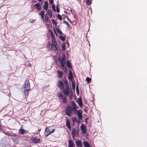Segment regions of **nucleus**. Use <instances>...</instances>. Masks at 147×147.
<instances>
[{
    "instance_id": "f257e3e1",
    "label": "nucleus",
    "mask_w": 147,
    "mask_h": 147,
    "mask_svg": "<svg viewBox=\"0 0 147 147\" xmlns=\"http://www.w3.org/2000/svg\"><path fill=\"white\" fill-rule=\"evenodd\" d=\"M23 88L24 89V92L25 95H28L30 89V84L28 80H26Z\"/></svg>"
},
{
    "instance_id": "f03ea898",
    "label": "nucleus",
    "mask_w": 147,
    "mask_h": 147,
    "mask_svg": "<svg viewBox=\"0 0 147 147\" xmlns=\"http://www.w3.org/2000/svg\"><path fill=\"white\" fill-rule=\"evenodd\" d=\"M57 42L56 41H52L51 44H49L48 47L49 50H54L55 51L58 50V47L57 46Z\"/></svg>"
},
{
    "instance_id": "7ed1b4c3",
    "label": "nucleus",
    "mask_w": 147,
    "mask_h": 147,
    "mask_svg": "<svg viewBox=\"0 0 147 147\" xmlns=\"http://www.w3.org/2000/svg\"><path fill=\"white\" fill-rule=\"evenodd\" d=\"M74 109L72 108V107L69 105L67 106L65 109V112L66 115L69 117Z\"/></svg>"
},
{
    "instance_id": "20e7f679",
    "label": "nucleus",
    "mask_w": 147,
    "mask_h": 147,
    "mask_svg": "<svg viewBox=\"0 0 147 147\" xmlns=\"http://www.w3.org/2000/svg\"><path fill=\"white\" fill-rule=\"evenodd\" d=\"M55 131V129H52L51 127H47L45 129L44 134L46 136H47L50 134L53 133Z\"/></svg>"
},
{
    "instance_id": "39448f33",
    "label": "nucleus",
    "mask_w": 147,
    "mask_h": 147,
    "mask_svg": "<svg viewBox=\"0 0 147 147\" xmlns=\"http://www.w3.org/2000/svg\"><path fill=\"white\" fill-rule=\"evenodd\" d=\"M65 89H63V92L64 93L65 95L67 96L69 92L68 85L67 82L65 84Z\"/></svg>"
},
{
    "instance_id": "423d86ee",
    "label": "nucleus",
    "mask_w": 147,
    "mask_h": 147,
    "mask_svg": "<svg viewBox=\"0 0 147 147\" xmlns=\"http://www.w3.org/2000/svg\"><path fill=\"white\" fill-rule=\"evenodd\" d=\"M30 140L33 143L36 144L40 143V139L38 137L35 136L31 138Z\"/></svg>"
},
{
    "instance_id": "0eeeda50",
    "label": "nucleus",
    "mask_w": 147,
    "mask_h": 147,
    "mask_svg": "<svg viewBox=\"0 0 147 147\" xmlns=\"http://www.w3.org/2000/svg\"><path fill=\"white\" fill-rule=\"evenodd\" d=\"M65 56H64L61 59L60 58H59V60L60 62L62 67H64V66L65 65Z\"/></svg>"
},
{
    "instance_id": "6e6552de",
    "label": "nucleus",
    "mask_w": 147,
    "mask_h": 147,
    "mask_svg": "<svg viewBox=\"0 0 147 147\" xmlns=\"http://www.w3.org/2000/svg\"><path fill=\"white\" fill-rule=\"evenodd\" d=\"M57 76L59 78H61L63 76V72L60 70H57Z\"/></svg>"
},
{
    "instance_id": "1a4fd4ad",
    "label": "nucleus",
    "mask_w": 147,
    "mask_h": 147,
    "mask_svg": "<svg viewBox=\"0 0 147 147\" xmlns=\"http://www.w3.org/2000/svg\"><path fill=\"white\" fill-rule=\"evenodd\" d=\"M76 146L78 147H82V144L81 141L80 140H77L76 141Z\"/></svg>"
},
{
    "instance_id": "9d476101",
    "label": "nucleus",
    "mask_w": 147,
    "mask_h": 147,
    "mask_svg": "<svg viewBox=\"0 0 147 147\" xmlns=\"http://www.w3.org/2000/svg\"><path fill=\"white\" fill-rule=\"evenodd\" d=\"M77 115L78 116L79 119H81L82 118V111L81 110H79L77 111Z\"/></svg>"
},
{
    "instance_id": "9b49d317",
    "label": "nucleus",
    "mask_w": 147,
    "mask_h": 147,
    "mask_svg": "<svg viewBox=\"0 0 147 147\" xmlns=\"http://www.w3.org/2000/svg\"><path fill=\"white\" fill-rule=\"evenodd\" d=\"M81 130L82 131V133L85 134V133L86 130V127L84 124H82L80 127Z\"/></svg>"
},
{
    "instance_id": "f8f14e48",
    "label": "nucleus",
    "mask_w": 147,
    "mask_h": 147,
    "mask_svg": "<svg viewBox=\"0 0 147 147\" xmlns=\"http://www.w3.org/2000/svg\"><path fill=\"white\" fill-rule=\"evenodd\" d=\"M63 84L62 82L59 81L57 82V86L61 89H63Z\"/></svg>"
},
{
    "instance_id": "ddd939ff",
    "label": "nucleus",
    "mask_w": 147,
    "mask_h": 147,
    "mask_svg": "<svg viewBox=\"0 0 147 147\" xmlns=\"http://www.w3.org/2000/svg\"><path fill=\"white\" fill-rule=\"evenodd\" d=\"M68 142V147H75L74 143L71 140H69Z\"/></svg>"
},
{
    "instance_id": "4468645a",
    "label": "nucleus",
    "mask_w": 147,
    "mask_h": 147,
    "mask_svg": "<svg viewBox=\"0 0 147 147\" xmlns=\"http://www.w3.org/2000/svg\"><path fill=\"white\" fill-rule=\"evenodd\" d=\"M49 31L51 34L52 41H56V40H55V35H54V34H53L52 31L51 30H50Z\"/></svg>"
},
{
    "instance_id": "2eb2a0df",
    "label": "nucleus",
    "mask_w": 147,
    "mask_h": 147,
    "mask_svg": "<svg viewBox=\"0 0 147 147\" xmlns=\"http://www.w3.org/2000/svg\"><path fill=\"white\" fill-rule=\"evenodd\" d=\"M36 7V8L38 10H40L41 9L42 7L39 3H37L34 5Z\"/></svg>"
},
{
    "instance_id": "dca6fc26",
    "label": "nucleus",
    "mask_w": 147,
    "mask_h": 147,
    "mask_svg": "<svg viewBox=\"0 0 147 147\" xmlns=\"http://www.w3.org/2000/svg\"><path fill=\"white\" fill-rule=\"evenodd\" d=\"M28 132V131L25 130L23 129H19V133L20 134H26Z\"/></svg>"
},
{
    "instance_id": "f3484780",
    "label": "nucleus",
    "mask_w": 147,
    "mask_h": 147,
    "mask_svg": "<svg viewBox=\"0 0 147 147\" xmlns=\"http://www.w3.org/2000/svg\"><path fill=\"white\" fill-rule=\"evenodd\" d=\"M76 130L75 128H74L72 129L71 134L72 137L74 138L76 136Z\"/></svg>"
},
{
    "instance_id": "a211bd4d",
    "label": "nucleus",
    "mask_w": 147,
    "mask_h": 147,
    "mask_svg": "<svg viewBox=\"0 0 147 147\" xmlns=\"http://www.w3.org/2000/svg\"><path fill=\"white\" fill-rule=\"evenodd\" d=\"M67 119H66V125L69 129H71V125L68 119V118L66 117Z\"/></svg>"
},
{
    "instance_id": "6ab92c4d",
    "label": "nucleus",
    "mask_w": 147,
    "mask_h": 147,
    "mask_svg": "<svg viewBox=\"0 0 147 147\" xmlns=\"http://www.w3.org/2000/svg\"><path fill=\"white\" fill-rule=\"evenodd\" d=\"M80 120V119H79V120H78V119L76 118V117H74L72 119V121L73 123L77 122L79 123Z\"/></svg>"
},
{
    "instance_id": "aec40b11",
    "label": "nucleus",
    "mask_w": 147,
    "mask_h": 147,
    "mask_svg": "<svg viewBox=\"0 0 147 147\" xmlns=\"http://www.w3.org/2000/svg\"><path fill=\"white\" fill-rule=\"evenodd\" d=\"M71 105L73 107L72 108L74 109V111H76V105L74 101H72L71 103Z\"/></svg>"
},
{
    "instance_id": "412c9836",
    "label": "nucleus",
    "mask_w": 147,
    "mask_h": 147,
    "mask_svg": "<svg viewBox=\"0 0 147 147\" xmlns=\"http://www.w3.org/2000/svg\"><path fill=\"white\" fill-rule=\"evenodd\" d=\"M48 4L47 1H45L44 3V5L43 6V8L44 9L47 10L48 8Z\"/></svg>"
},
{
    "instance_id": "4be33fe9",
    "label": "nucleus",
    "mask_w": 147,
    "mask_h": 147,
    "mask_svg": "<svg viewBox=\"0 0 147 147\" xmlns=\"http://www.w3.org/2000/svg\"><path fill=\"white\" fill-rule=\"evenodd\" d=\"M83 144L84 146V147H91L88 142L86 141H84L83 142Z\"/></svg>"
},
{
    "instance_id": "5701e85b",
    "label": "nucleus",
    "mask_w": 147,
    "mask_h": 147,
    "mask_svg": "<svg viewBox=\"0 0 147 147\" xmlns=\"http://www.w3.org/2000/svg\"><path fill=\"white\" fill-rule=\"evenodd\" d=\"M68 78L69 79H71L73 78L72 73L71 71L69 70L68 73Z\"/></svg>"
},
{
    "instance_id": "b1692460",
    "label": "nucleus",
    "mask_w": 147,
    "mask_h": 147,
    "mask_svg": "<svg viewBox=\"0 0 147 147\" xmlns=\"http://www.w3.org/2000/svg\"><path fill=\"white\" fill-rule=\"evenodd\" d=\"M78 103L80 107H82V103L81 98H79L78 100Z\"/></svg>"
},
{
    "instance_id": "393cba45",
    "label": "nucleus",
    "mask_w": 147,
    "mask_h": 147,
    "mask_svg": "<svg viewBox=\"0 0 147 147\" xmlns=\"http://www.w3.org/2000/svg\"><path fill=\"white\" fill-rule=\"evenodd\" d=\"M71 83L72 88L73 90H74L75 88V82L74 81L72 80L71 81Z\"/></svg>"
},
{
    "instance_id": "a878e982",
    "label": "nucleus",
    "mask_w": 147,
    "mask_h": 147,
    "mask_svg": "<svg viewBox=\"0 0 147 147\" xmlns=\"http://www.w3.org/2000/svg\"><path fill=\"white\" fill-rule=\"evenodd\" d=\"M92 0H85L86 5H90L92 3Z\"/></svg>"
},
{
    "instance_id": "bb28decb",
    "label": "nucleus",
    "mask_w": 147,
    "mask_h": 147,
    "mask_svg": "<svg viewBox=\"0 0 147 147\" xmlns=\"http://www.w3.org/2000/svg\"><path fill=\"white\" fill-rule=\"evenodd\" d=\"M3 132L4 134H5L6 135L9 136H11V134L9 131H3Z\"/></svg>"
},
{
    "instance_id": "cd10ccee",
    "label": "nucleus",
    "mask_w": 147,
    "mask_h": 147,
    "mask_svg": "<svg viewBox=\"0 0 147 147\" xmlns=\"http://www.w3.org/2000/svg\"><path fill=\"white\" fill-rule=\"evenodd\" d=\"M59 98L60 99H62L63 97V96L62 95V93L61 92H59V93L57 94Z\"/></svg>"
},
{
    "instance_id": "c85d7f7f",
    "label": "nucleus",
    "mask_w": 147,
    "mask_h": 147,
    "mask_svg": "<svg viewBox=\"0 0 147 147\" xmlns=\"http://www.w3.org/2000/svg\"><path fill=\"white\" fill-rule=\"evenodd\" d=\"M67 66L69 68H70L71 67V65L69 62V61H67Z\"/></svg>"
},
{
    "instance_id": "c756f323",
    "label": "nucleus",
    "mask_w": 147,
    "mask_h": 147,
    "mask_svg": "<svg viewBox=\"0 0 147 147\" xmlns=\"http://www.w3.org/2000/svg\"><path fill=\"white\" fill-rule=\"evenodd\" d=\"M51 21L53 24L55 26L57 25V23L55 22L54 19H52L51 20Z\"/></svg>"
},
{
    "instance_id": "7c9ffc66",
    "label": "nucleus",
    "mask_w": 147,
    "mask_h": 147,
    "mask_svg": "<svg viewBox=\"0 0 147 147\" xmlns=\"http://www.w3.org/2000/svg\"><path fill=\"white\" fill-rule=\"evenodd\" d=\"M62 67L63 68V71L64 72H65L67 73V68H66V67H65V66H64V67Z\"/></svg>"
},
{
    "instance_id": "2f4dec72",
    "label": "nucleus",
    "mask_w": 147,
    "mask_h": 147,
    "mask_svg": "<svg viewBox=\"0 0 147 147\" xmlns=\"http://www.w3.org/2000/svg\"><path fill=\"white\" fill-rule=\"evenodd\" d=\"M57 17L58 18V19L60 20H62V18L61 16L59 14H58L57 16Z\"/></svg>"
},
{
    "instance_id": "473e14b6",
    "label": "nucleus",
    "mask_w": 147,
    "mask_h": 147,
    "mask_svg": "<svg viewBox=\"0 0 147 147\" xmlns=\"http://www.w3.org/2000/svg\"><path fill=\"white\" fill-rule=\"evenodd\" d=\"M63 102L64 103H66L67 102L66 98L64 97L63 99Z\"/></svg>"
},
{
    "instance_id": "72a5a7b5",
    "label": "nucleus",
    "mask_w": 147,
    "mask_h": 147,
    "mask_svg": "<svg viewBox=\"0 0 147 147\" xmlns=\"http://www.w3.org/2000/svg\"><path fill=\"white\" fill-rule=\"evenodd\" d=\"M52 8L53 11L55 12L56 11V10L55 9V4H53L52 5Z\"/></svg>"
},
{
    "instance_id": "f704fd0d",
    "label": "nucleus",
    "mask_w": 147,
    "mask_h": 147,
    "mask_svg": "<svg viewBox=\"0 0 147 147\" xmlns=\"http://www.w3.org/2000/svg\"><path fill=\"white\" fill-rule=\"evenodd\" d=\"M45 11H41L39 13V14L41 16H44Z\"/></svg>"
},
{
    "instance_id": "c9c22d12",
    "label": "nucleus",
    "mask_w": 147,
    "mask_h": 147,
    "mask_svg": "<svg viewBox=\"0 0 147 147\" xmlns=\"http://www.w3.org/2000/svg\"><path fill=\"white\" fill-rule=\"evenodd\" d=\"M91 80V78L88 77H87L86 78V80L89 83Z\"/></svg>"
},
{
    "instance_id": "e433bc0d",
    "label": "nucleus",
    "mask_w": 147,
    "mask_h": 147,
    "mask_svg": "<svg viewBox=\"0 0 147 147\" xmlns=\"http://www.w3.org/2000/svg\"><path fill=\"white\" fill-rule=\"evenodd\" d=\"M63 23L66 24L67 27L69 26L70 25L66 21L64 20L63 21Z\"/></svg>"
},
{
    "instance_id": "4c0bfd02",
    "label": "nucleus",
    "mask_w": 147,
    "mask_h": 147,
    "mask_svg": "<svg viewBox=\"0 0 147 147\" xmlns=\"http://www.w3.org/2000/svg\"><path fill=\"white\" fill-rule=\"evenodd\" d=\"M57 32L59 34H63L61 30L59 29H57Z\"/></svg>"
},
{
    "instance_id": "58836bf2",
    "label": "nucleus",
    "mask_w": 147,
    "mask_h": 147,
    "mask_svg": "<svg viewBox=\"0 0 147 147\" xmlns=\"http://www.w3.org/2000/svg\"><path fill=\"white\" fill-rule=\"evenodd\" d=\"M49 15H52V11L51 10L49 9L47 11Z\"/></svg>"
},
{
    "instance_id": "ea45409f",
    "label": "nucleus",
    "mask_w": 147,
    "mask_h": 147,
    "mask_svg": "<svg viewBox=\"0 0 147 147\" xmlns=\"http://www.w3.org/2000/svg\"><path fill=\"white\" fill-rule=\"evenodd\" d=\"M45 20L47 22L49 20V17L48 16H45Z\"/></svg>"
},
{
    "instance_id": "a19ab883",
    "label": "nucleus",
    "mask_w": 147,
    "mask_h": 147,
    "mask_svg": "<svg viewBox=\"0 0 147 147\" xmlns=\"http://www.w3.org/2000/svg\"><path fill=\"white\" fill-rule=\"evenodd\" d=\"M60 37L61 40H64L65 38L64 36H60Z\"/></svg>"
},
{
    "instance_id": "79ce46f5",
    "label": "nucleus",
    "mask_w": 147,
    "mask_h": 147,
    "mask_svg": "<svg viewBox=\"0 0 147 147\" xmlns=\"http://www.w3.org/2000/svg\"><path fill=\"white\" fill-rule=\"evenodd\" d=\"M26 65L28 67H31V64L30 63H26Z\"/></svg>"
},
{
    "instance_id": "37998d69",
    "label": "nucleus",
    "mask_w": 147,
    "mask_h": 147,
    "mask_svg": "<svg viewBox=\"0 0 147 147\" xmlns=\"http://www.w3.org/2000/svg\"><path fill=\"white\" fill-rule=\"evenodd\" d=\"M49 3L51 4H53V0H49Z\"/></svg>"
},
{
    "instance_id": "c03bdc74",
    "label": "nucleus",
    "mask_w": 147,
    "mask_h": 147,
    "mask_svg": "<svg viewBox=\"0 0 147 147\" xmlns=\"http://www.w3.org/2000/svg\"><path fill=\"white\" fill-rule=\"evenodd\" d=\"M35 20L31 19L30 20V22L31 23H34L35 21Z\"/></svg>"
},
{
    "instance_id": "a18cd8bd",
    "label": "nucleus",
    "mask_w": 147,
    "mask_h": 147,
    "mask_svg": "<svg viewBox=\"0 0 147 147\" xmlns=\"http://www.w3.org/2000/svg\"><path fill=\"white\" fill-rule=\"evenodd\" d=\"M65 46L64 45H62V49L63 50H65Z\"/></svg>"
},
{
    "instance_id": "49530a36",
    "label": "nucleus",
    "mask_w": 147,
    "mask_h": 147,
    "mask_svg": "<svg viewBox=\"0 0 147 147\" xmlns=\"http://www.w3.org/2000/svg\"><path fill=\"white\" fill-rule=\"evenodd\" d=\"M11 137H12V136H14V137H16V135L15 134H14V133H12V134H11Z\"/></svg>"
},
{
    "instance_id": "de8ad7c7",
    "label": "nucleus",
    "mask_w": 147,
    "mask_h": 147,
    "mask_svg": "<svg viewBox=\"0 0 147 147\" xmlns=\"http://www.w3.org/2000/svg\"><path fill=\"white\" fill-rule=\"evenodd\" d=\"M57 11L58 13H59L60 11L59 9L57 7Z\"/></svg>"
},
{
    "instance_id": "09e8293b",
    "label": "nucleus",
    "mask_w": 147,
    "mask_h": 147,
    "mask_svg": "<svg viewBox=\"0 0 147 147\" xmlns=\"http://www.w3.org/2000/svg\"><path fill=\"white\" fill-rule=\"evenodd\" d=\"M41 19L42 20H44V16H41Z\"/></svg>"
},
{
    "instance_id": "8fccbe9b",
    "label": "nucleus",
    "mask_w": 147,
    "mask_h": 147,
    "mask_svg": "<svg viewBox=\"0 0 147 147\" xmlns=\"http://www.w3.org/2000/svg\"><path fill=\"white\" fill-rule=\"evenodd\" d=\"M76 90L77 92L78 93L79 91L78 88H76Z\"/></svg>"
},
{
    "instance_id": "3c124183",
    "label": "nucleus",
    "mask_w": 147,
    "mask_h": 147,
    "mask_svg": "<svg viewBox=\"0 0 147 147\" xmlns=\"http://www.w3.org/2000/svg\"><path fill=\"white\" fill-rule=\"evenodd\" d=\"M49 18H51L52 17V15H49Z\"/></svg>"
},
{
    "instance_id": "603ef678",
    "label": "nucleus",
    "mask_w": 147,
    "mask_h": 147,
    "mask_svg": "<svg viewBox=\"0 0 147 147\" xmlns=\"http://www.w3.org/2000/svg\"><path fill=\"white\" fill-rule=\"evenodd\" d=\"M1 129H2L1 127V125H0V131L1 130Z\"/></svg>"
},
{
    "instance_id": "864d4df0",
    "label": "nucleus",
    "mask_w": 147,
    "mask_h": 147,
    "mask_svg": "<svg viewBox=\"0 0 147 147\" xmlns=\"http://www.w3.org/2000/svg\"><path fill=\"white\" fill-rule=\"evenodd\" d=\"M76 88H78V86H76Z\"/></svg>"
},
{
    "instance_id": "5fc2aeb1",
    "label": "nucleus",
    "mask_w": 147,
    "mask_h": 147,
    "mask_svg": "<svg viewBox=\"0 0 147 147\" xmlns=\"http://www.w3.org/2000/svg\"><path fill=\"white\" fill-rule=\"evenodd\" d=\"M38 1L40 2L42 1V0H38Z\"/></svg>"
},
{
    "instance_id": "6e6d98bb",
    "label": "nucleus",
    "mask_w": 147,
    "mask_h": 147,
    "mask_svg": "<svg viewBox=\"0 0 147 147\" xmlns=\"http://www.w3.org/2000/svg\"><path fill=\"white\" fill-rule=\"evenodd\" d=\"M54 32H55V33L56 34H57V33H56V31H55V30L54 31Z\"/></svg>"
},
{
    "instance_id": "4d7b16f0",
    "label": "nucleus",
    "mask_w": 147,
    "mask_h": 147,
    "mask_svg": "<svg viewBox=\"0 0 147 147\" xmlns=\"http://www.w3.org/2000/svg\"><path fill=\"white\" fill-rule=\"evenodd\" d=\"M67 20L70 21V20L68 18H67Z\"/></svg>"
},
{
    "instance_id": "13d9d810",
    "label": "nucleus",
    "mask_w": 147,
    "mask_h": 147,
    "mask_svg": "<svg viewBox=\"0 0 147 147\" xmlns=\"http://www.w3.org/2000/svg\"><path fill=\"white\" fill-rule=\"evenodd\" d=\"M74 18H75V16L74 15Z\"/></svg>"
},
{
    "instance_id": "bf43d9fd",
    "label": "nucleus",
    "mask_w": 147,
    "mask_h": 147,
    "mask_svg": "<svg viewBox=\"0 0 147 147\" xmlns=\"http://www.w3.org/2000/svg\"><path fill=\"white\" fill-rule=\"evenodd\" d=\"M24 57H25L26 58V57L25 56H24Z\"/></svg>"
},
{
    "instance_id": "052dcab7",
    "label": "nucleus",
    "mask_w": 147,
    "mask_h": 147,
    "mask_svg": "<svg viewBox=\"0 0 147 147\" xmlns=\"http://www.w3.org/2000/svg\"><path fill=\"white\" fill-rule=\"evenodd\" d=\"M70 22H71V21H70Z\"/></svg>"
}]
</instances>
